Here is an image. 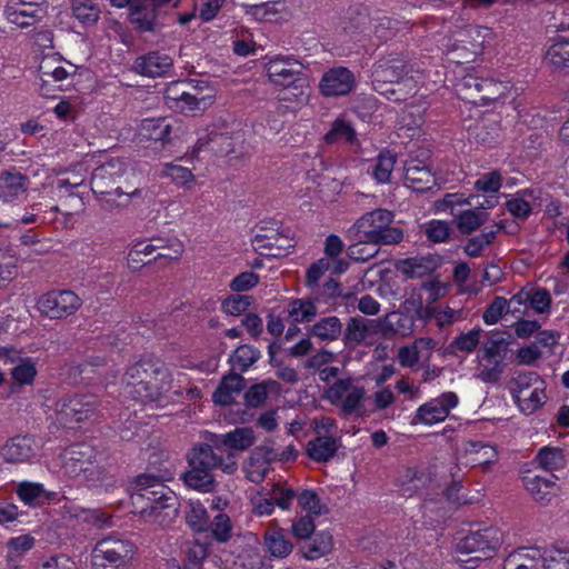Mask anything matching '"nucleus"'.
<instances>
[{"label":"nucleus","mask_w":569,"mask_h":569,"mask_svg":"<svg viewBox=\"0 0 569 569\" xmlns=\"http://www.w3.org/2000/svg\"><path fill=\"white\" fill-rule=\"evenodd\" d=\"M127 163L120 158H111L98 166L91 173L92 192L99 197L101 207L108 211L126 209L133 199L147 196L143 188L133 187L127 179Z\"/></svg>","instance_id":"f257e3e1"},{"label":"nucleus","mask_w":569,"mask_h":569,"mask_svg":"<svg viewBox=\"0 0 569 569\" xmlns=\"http://www.w3.org/2000/svg\"><path fill=\"white\" fill-rule=\"evenodd\" d=\"M131 502L146 520L161 526L170 523L180 507L177 495L159 477L147 473L136 477Z\"/></svg>","instance_id":"f03ea898"},{"label":"nucleus","mask_w":569,"mask_h":569,"mask_svg":"<svg viewBox=\"0 0 569 569\" xmlns=\"http://www.w3.org/2000/svg\"><path fill=\"white\" fill-rule=\"evenodd\" d=\"M130 393L140 401H156L171 388V375L167 366L156 358H142L128 368L123 376Z\"/></svg>","instance_id":"7ed1b4c3"},{"label":"nucleus","mask_w":569,"mask_h":569,"mask_svg":"<svg viewBox=\"0 0 569 569\" xmlns=\"http://www.w3.org/2000/svg\"><path fill=\"white\" fill-rule=\"evenodd\" d=\"M501 545V533L495 527L470 531L456 545L458 560L466 568H475L478 561L492 558Z\"/></svg>","instance_id":"20e7f679"},{"label":"nucleus","mask_w":569,"mask_h":569,"mask_svg":"<svg viewBox=\"0 0 569 569\" xmlns=\"http://www.w3.org/2000/svg\"><path fill=\"white\" fill-rule=\"evenodd\" d=\"M137 552L136 545L117 536L99 540L91 551L92 569H129Z\"/></svg>","instance_id":"39448f33"},{"label":"nucleus","mask_w":569,"mask_h":569,"mask_svg":"<svg viewBox=\"0 0 569 569\" xmlns=\"http://www.w3.org/2000/svg\"><path fill=\"white\" fill-rule=\"evenodd\" d=\"M511 335L508 332L495 333L485 343L482 352L477 358L488 360L491 366L479 363L475 377L485 383H498L505 370L503 360L509 352Z\"/></svg>","instance_id":"423d86ee"},{"label":"nucleus","mask_w":569,"mask_h":569,"mask_svg":"<svg viewBox=\"0 0 569 569\" xmlns=\"http://www.w3.org/2000/svg\"><path fill=\"white\" fill-rule=\"evenodd\" d=\"M305 66L289 57L277 58L270 60L266 64V71L269 80L277 86L292 87L299 90L297 94L298 104H303L308 101L309 94L306 92L308 89V81L306 77H301Z\"/></svg>","instance_id":"0eeeda50"},{"label":"nucleus","mask_w":569,"mask_h":569,"mask_svg":"<svg viewBox=\"0 0 569 569\" xmlns=\"http://www.w3.org/2000/svg\"><path fill=\"white\" fill-rule=\"evenodd\" d=\"M507 86L493 79L466 74L456 84L458 97L469 103L488 106L498 101L506 93Z\"/></svg>","instance_id":"6e6552de"},{"label":"nucleus","mask_w":569,"mask_h":569,"mask_svg":"<svg viewBox=\"0 0 569 569\" xmlns=\"http://www.w3.org/2000/svg\"><path fill=\"white\" fill-rule=\"evenodd\" d=\"M97 406L98 400L93 395L66 396L56 403L57 419L63 425L80 423L96 413Z\"/></svg>","instance_id":"1a4fd4ad"},{"label":"nucleus","mask_w":569,"mask_h":569,"mask_svg":"<svg viewBox=\"0 0 569 569\" xmlns=\"http://www.w3.org/2000/svg\"><path fill=\"white\" fill-rule=\"evenodd\" d=\"M411 66L402 58L388 57L380 59L373 64L372 84L376 91L380 93L390 92L393 94L395 89H388V84L399 83L411 71Z\"/></svg>","instance_id":"9d476101"},{"label":"nucleus","mask_w":569,"mask_h":569,"mask_svg":"<svg viewBox=\"0 0 569 569\" xmlns=\"http://www.w3.org/2000/svg\"><path fill=\"white\" fill-rule=\"evenodd\" d=\"M82 300L71 290H52L40 297L37 307L50 319H62L76 313Z\"/></svg>","instance_id":"9b49d317"},{"label":"nucleus","mask_w":569,"mask_h":569,"mask_svg":"<svg viewBox=\"0 0 569 569\" xmlns=\"http://www.w3.org/2000/svg\"><path fill=\"white\" fill-rule=\"evenodd\" d=\"M44 0H9L4 13L7 19L20 28L39 22L44 13Z\"/></svg>","instance_id":"f8f14e48"},{"label":"nucleus","mask_w":569,"mask_h":569,"mask_svg":"<svg viewBox=\"0 0 569 569\" xmlns=\"http://www.w3.org/2000/svg\"><path fill=\"white\" fill-rule=\"evenodd\" d=\"M271 233H257L252 240L256 252L267 257H283L295 247V241L280 232L278 222H271Z\"/></svg>","instance_id":"ddd939ff"},{"label":"nucleus","mask_w":569,"mask_h":569,"mask_svg":"<svg viewBox=\"0 0 569 569\" xmlns=\"http://www.w3.org/2000/svg\"><path fill=\"white\" fill-rule=\"evenodd\" d=\"M180 131V126L173 119H144L140 124L139 136L144 140L160 142L161 147L164 148L179 138Z\"/></svg>","instance_id":"4468645a"},{"label":"nucleus","mask_w":569,"mask_h":569,"mask_svg":"<svg viewBox=\"0 0 569 569\" xmlns=\"http://www.w3.org/2000/svg\"><path fill=\"white\" fill-rule=\"evenodd\" d=\"M184 84V82H176L170 86L166 90V99L176 102V107L183 112H202L211 106L212 94H201L198 88H194V93L186 91Z\"/></svg>","instance_id":"2eb2a0df"},{"label":"nucleus","mask_w":569,"mask_h":569,"mask_svg":"<svg viewBox=\"0 0 569 569\" xmlns=\"http://www.w3.org/2000/svg\"><path fill=\"white\" fill-rule=\"evenodd\" d=\"M355 84V76L349 69L336 67L323 73L319 87L325 97H338L351 92Z\"/></svg>","instance_id":"dca6fc26"},{"label":"nucleus","mask_w":569,"mask_h":569,"mask_svg":"<svg viewBox=\"0 0 569 569\" xmlns=\"http://www.w3.org/2000/svg\"><path fill=\"white\" fill-rule=\"evenodd\" d=\"M207 439L218 450L237 451L249 449L256 441L254 431L249 427H237L224 435L209 433Z\"/></svg>","instance_id":"f3484780"},{"label":"nucleus","mask_w":569,"mask_h":569,"mask_svg":"<svg viewBox=\"0 0 569 569\" xmlns=\"http://www.w3.org/2000/svg\"><path fill=\"white\" fill-rule=\"evenodd\" d=\"M405 179L408 187L416 192H425L435 186V178L430 167L417 158L406 161Z\"/></svg>","instance_id":"a211bd4d"},{"label":"nucleus","mask_w":569,"mask_h":569,"mask_svg":"<svg viewBox=\"0 0 569 569\" xmlns=\"http://www.w3.org/2000/svg\"><path fill=\"white\" fill-rule=\"evenodd\" d=\"M440 263L441 258L438 254H427L399 260L396 268L409 278H421L433 272Z\"/></svg>","instance_id":"6ab92c4d"},{"label":"nucleus","mask_w":569,"mask_h":569,"mask_svg":"<svg viewBox=\"0 0 569 569\" xmlns=\"http://www.w3.org/2000/svg\"><path fill=\"white\" fill-rule=\"evenodd\" d=\"M244 388L246 379L242 375L231 371L221 378L212 400L218 406H230L234 403V395H239Z\"/></svg>","instance_id":"aec40b11"},{"label":"nucleus","mask_w":569,"mask_h":569,"mask_svg":"<svg viewBox=\"0 0 569 569\" xmlns=\"http://www.w3.org/2000/svg\"><path fill=\"white\" fill-rule=\"evenodd\" d=\"M172 67V59L158 51L149 52L146 56L138 57L133 69L136 72L147 77H161Z\"/></svg>","instance_id":"412c9836"},{"label":"nucleus","mask_w":569,"mask_h":569,"mask_svg":"<svg viewBox=\"0 0 569 569\" xmlns=\"http://www.w3.org/2000/svg\"><path fill=\"white\" fill-rule=\"evenodd\" d=\"M33 455V440L27 436L13 437L1 448V456L10 463L26 462Z\"/></svg>","instance_id":"4be33fe9"},{"label":"nucleus","mask_w":569,"mask_h":569,"mask_svg":"<svg viewBox=\"0 0 569 569\" xmlns=\"http://www.w3.org/2000/svg\"><path fill=\"white\" fill-rule=\"evenodd\" d=\"M157 17L158 10L149 0L139 1L129 13L131 23L136 24L139 32H154Z\"/></svg>","instance_id":"5701e85b"},{"label":"nucleus","mask_w":569,"mask_h":569,"mask_svg":"<svg viewBox=\"0 0 569 569\" xmlns=\"http://www.w3.org/2000/svg\"><path fill=\"white\" fill-rule=\"evenodd\" d=\"M393 221V213L387 209H376L373 211L365 213L353 224L355 237L358 239V234H365V231H379L385 227H388Z\"/></svg>","instance_id":"b1692460"},{"label":"nucleus","mask_w":569,"mask_h":569,"mask_svg":"<svg viewBox=\"0 0 569 569\" xmlns=\"http://www.w3.org/2000/svg\"><path fill=\"white\" fill-rule=\"evenodd\" d=\"M211 442L194 446L187 455L189 466H196L212 473L221 465V457L213 451Z\"/></svg>","instance_id":"393cba45"},{"label":"nucleus","mask_w":569,"mask_h":569,"mask_svg":"<svg viewBox=\"0 0 569 569\" xmlns=\"http://www.w3.org/2000/svg\"><path fill=\"white\" fill-rule=\"evenodd\" d=\"M341 447V439L326 436H318L307 445V455L317 462H327L337 453Z\"/></svg>","instance_id":"a878e982"},{"label":"nucleus","mask_w":569,"mask_h":569,"mask_svg":"<svg viewBox=\"0 0 569 569\" xmlns=\"http://www.w3.org/2000/svg\"><path fill=\"white\" fill-rule=\"evenodd\" d=\"M28 178L17 170H7L0 174V198L8 202L27 190Z\"/></svg>","instance_id":"bb28decb"},{"label":"nucleus","mask_w":569,"mask_h":569,"mask_svg":"<svg viewBox=\"0 0 569 569\" xmlns=\"http://www.w3.org/2000/svg\"><path fill=\"white\" fill-rule=\"evenodd\" d=\"M545 61L552 68L553 71L569 72V39L559 37L552 43L545 56Z\"/></svg>","instance_id":"cd10ccee"},{"label":"nucleus","mask_w":569,"mask_h":569,"mask_svg":"<svg viewBox=\"0 0 569 569\" xmlns=\"http://www.w3.org/2000/svg\"><path fill=\"white\" fill-rule=\"evenodd\" d=\"M264 546L274 558H286L293 549V543L286 537L281 528L269 529L263 537Z\"/></svg>","instance_id":"c85d7f7f"},{"label":"nucleus","mask_w":569,"mask_h":569,"mask_svg":"<svg viewBox=\"0 0 569 569\" xmlns=\"http://www.w3.org/2000/svg\"><path fill=\"white\" fill-rule=\"evenodd\" d=\"M342 333V323L336 316L325 317L308 328V335L322 341H335Z\"/></svg>","instance_id":"c756f323"},{"label":"nucleus","mask_w":569,"mask_h":569,"mask_svg":"<svg viewBox=\"0 0 569 569\" xmlns=\"http://www.w3.org/2000/svg\"><path fill=\"white\" fill-rule=\"evenodd\" d=\"M310 541L301 547L302 556L308 560H315L329 553L332 548V536L328 531L315 532Z\"/></svg>","instance_id":"7c9ffc66"},{"label":"nucleus","mask_w":569,"mask_h":569,"mask_svg":"<svg viewBox=\"0 0 569 569\" xmlns=\"http://www.w3.org/2000/svg\"><path fill=\"white\" fill-rule=\"evenodd\" d=\"M480 209L475 207L461 210L456 214L457 228L462 234H471L488 221L489 213Z\"/></svg>","instance_id":"2f4dec72"},{"label":"nucleus","mask_w":569,"mask_h":569,"mask_svg":"<svg viewBox=\"0 0 569 569\" xmlns=\"http://www.w3.org/2000/svg\"><path fill=\"white\" fill-rule=\"evenodd\" d=\"M184 483L192 489L202 492H211L216 488L213 473L199 469L196 466H189V470L181 475Z\"/></svg>","instance_id":"473e14b6"},{"label":"nucleus","mask_w":569,"mask_h":569,"mask_svg":"<svg viewBox=\"0 0 569 569\" xmlns=\"http://www.w3.org/2000/svg\"><path fill=\"white\" fill-rule=\"evenodd\" d=\"M536 461L542 469L547 471L563 469L567 463L563 450L561 448L548 446L541 448L538 451Z\"/></svg>","instance_id":"72a5a7b5"},{"label":"nucleus","mask_w":569,"mask_h":569,"mask_svg":"<svg viewBox=\"0 0 569 569\" xmlns=\"http://www.w3.org/2000/svg\"><path fill=\"white\" fill-rule=\"evenodd\" d=\"M18 497L28 506L34 507L49 499L43 486L37 482L23 481L17 486Z\"/></svg>","instance_id":"f704fd0d"},{"label":"nucleus","mask_w":569,"mask_h":569,"mask_svg":"<svg viewBox=\"0 0 569 569\" xmlns=\"http://www.w3.org/2000/svg\"><path fill=\"white\" fill-rule=\"evenodd\" d=\"M403 238V232L399 228L385 227L379 231H365V234H358V239H361L371 244H397Z\"/></svg>","instance_id":"c9c22d12"},{"label":"nucleus","mask_w":569,"mask_h":569,"mask_svg":"<svg viewBox=\"0 0 569 569\" xmlns=\"http://www.w3.org/2000/svg\"><path fill=\"white\" fill-rule=\"evenodd\" d=\"M527 489L536 501L547 503L556 495L557 485L550 479L536 476L527 481Z\"/></svg>","instance_id":"e433bc0d"},{"label":"nucleus","mask_w":569,"mask_h":569,"mask_svg":"<svg viewBox=\"0 0 569 569\" xmlns=\"http://www.w3.org/2000/svg\"><path fill=\"white\" fill-rule=\"evenodd\" d=\"M261 357L260 351L250 345L239 346L229 357V363L239 367L240 373L246 372Z\"/></svg>","instance_id":"4c0bfd02"},{"label":"nucleus","mask_w":569,"mask_h":569,"mask_svg":"<svg viewBox=\"0 0 569 569\" xmlns=\"http://www.w3.org/2000/svg\"><path fill=\"white\" fill-rule=\"evenodd\" d=\"M70 460L80 471H87L88 465L97 461V452L94 448L88 443H73L68 448Z\"/></svg>","instance_id":"58836bf2"},{"label":"nucleus","mask_w":569,"mask_h":569,"mask_svg":"<svg viewBox=\"0 0 569 569\" xmlns=\"http://www.w3.org/2000/svg\"><path fill=\"white\" fill-rule=\"evenodd\" d=\"M541 558L545 569H569V547L553 545L545 549Z\"/></svg>","instance_id":"ea45409f"},{"label":"nucleus","mask_w":569,"mask_h":569,"mask_svg":"<svg viewBox=\"0 0 569 569\" xmlns=\"http://www.w3.org/2000/svg\"><path fill=\"white\" fill-rule=\"evenodd\" d=\"M448 417V411L442 407L438 400H432L419 407L415 420L427 425H433L445 420Z\"/></svg>","instance_id":"a19ab883"},{"label":"nucleus","mask_w":569,"mask_h":569,"mask_svg":"<svg viewBox=\"0 0 569 569\" xmlns=\"http://www.w3.org/2000/svg\"><path fill=\"white\" fill-rule=\"evenodd\" d=\"M278 382L274 380H266L259 383H254L249 387L244 395L243 400L247 408H259L268 399V387H276Z\"/></svg>","instance_id":"79ce46f5"},{"label":"nucleus","mask_w":569,"mask_h":569,"mask_svg":"<svg viewBox=\"0 0 569 569\" xmlns=\"http://www.w3.org/2000/svg\"><path fill=\"white\" fill-rule=\"evenodd\" d=\"M73 16L84 24H94L100 17V9L93 0H71Z\"/></svg>","instance_id":"37998d69"},{"label":"nucleus","mask_w":569,"mask_h":569,"mask_svg":"<svg viewBox=\"0 0 569 569\" xmlns=\"http://www.w3.org/2000/svg\"><path fill=\"white\" fill-rule=\"evenodd\" d=\"M396 163V154L390 151L381 152L375 164L372 166L371 174L379 183H386L390 180L393 167Z\"/></svg>","instance_id":"c03bdc74"},{"label":"nucleus","mask_w":569,"mask_h":569,"mask_svg":"<svg viewBox=\"0 0 569 569\" xmlns=\"http://www.w3.org/2000/svg\"><path fill=\"white\" fill-rule=\"evenodd\" d=\"M363 317H351L343 332V343L349 346H358L367 339V329L363 326Z\"/></svg>","instance_id":"a18cd8bd"},{"label":"nucleus","mask_w":569,"mask_h":569,"mask_svg":"<svg viewBox=\"0 0 569 569\" xmlns=\"http://www.w3.org/2000/svg\"><path fill=\"white\" fill-rule=\"evenodd\" d=\"M498 131L499 129L495 121L481 120L469 128V136L477 142L488 144L495 142Z\"/></svg>","instance_id":"49530a36"},{"label":"nucleus","mask_w":569,"mask_h":569,"mask_svg":"<svg viewBox=\"0 0 569 569\" xmlns=\"http://www.w3.org/2000/svg\"><path fill=\"white\" fill-rule=\"evenodd\" d=\"M325 140L327 143H335L340 140L352 143L356 140V131L350 123L337 119L332 123L331 129L326 133Z\"/></svg>","instance_id":"de8ad7c7"},{"label":"nucleus","mask_w":569,"mask_h":569,"mask_svg":"<svg viewBox=\"0 0 569 569\" xmlns=\"http://www.w3.org/2000/svg\"><path fill=\"white\" fill-rule=\"evenodd\" d=\"M405 29H407L406 22H400L398 19L390 17H382L377 20L373 32L378 39L387 41Z\"/></svg>","instance_id":"09e8293b"},{"label":"nucleus","mask_w":569,"mask_h":569,"mask_svg":"<svg viewBox=\"0 0 569 569\" xmlns=\"http://www.w3.org/2000/svg\"><path fill=\"white\" fill-rule=\"evenodd\" d=\"M296 498L299 507L315 516L328 513V508L321 505L318 493L313 490L305 489Z\"/></svg>","instance_id":"8fccbe9b"},{"label":"nucleus","mask_w":569,"mask_h":569,"mask_svg":"<svg viewBox=\"0 0 569 569\" xmlns=\"http://www.w3.org/2000/svg\"><path fill=\"white\" fill-rule=\"evenodd\" d=\"M467 452L470 455H476L477 457L473 460L479 465H490L497 459L496 448L481 441L469 442Z\"/></svg>","instance_id":"3c124183"},{"label":"nucleus","mask_w":569,"mask_h":569,"mask_svg":"<svg viewBox=\"0 0 569 569\" xmlns=\"http://www.w3.org/2000/svg\"><path fill=\"white\" fill-rule=\"evenodd\" d=\"M290 316L295 321H311L317 315V307L313 300L296 299L291 302Z\"/></svg>","instance_id":"603ef678"},{"label":"nucleus","mask_w":569,"mask_h":569,"mask_svg":"<svg viewBox=\"0 0 569 569\" xmlns=\"http://www.w3.org/2000/svg\"><path fill=\"white\" fill-rule=\"evenodd\" d=\"M543 390L535 388L532 391H530L528 397L518 395L515 400L523 413L531 415L543 405Z\"/></svg>","instance_id":"864d4df0"},{"label":"nucleus","mask_w":569,"mask_h":569,"mask_svg":"<svg viewBox=\"0 0 569 569\" xmlns=\"http://www.w3.org/2000/svg\"><path fill=\"white\" fill-rule=\"evenodd\" d=\"M208 519L207 510L202 505H190V510L186 516V521L193 530L204 531L208 525Z\"/></svg>","instance_id":"5fc2aeb1"},{"label":"nucleus","mask_w":569,"mask_h":569,"mask_svg":"<svg viewBox=\"0 0 569 569\" xmlns=\"http://www.w3.org/2000/svg\"><path fill=\"white\" fill-rule=\"evenodd\" d=\"M251 296L232 295L223 300L222 310L232 316L243 313L251 305Z\"/></svg>","instance_id":"6e6d98bb"},{"label":"nucleus","mask_w":569,"mask_h":569,"mask_svg":"<svg viewBox=\"0 0 569 569\" xmlns=\"http://www.w3.org/2000/svg\"><path fill=\"white\" fill-rule=\"evenodd\" d=\"M34 539L29 535H22L8 541V561L13 562L16 558L32 548Z\"/></svg>","instance_id":"4d7b16f0"},{"label":"nucleus","mask_w":569,"mask_h":569,"mask_svg":"<svg viewBox=\"0 0 569 569\" xmlns=\"http://www.w3.org/2000/svg\"><path fill=\"white\" fill-rule=\"evenodd\" d=\"M37 375L34 363L30 360H22L11 370V376L19 385L31 383Z\"/></svg>","instance_id":"13d9d810"},{"label":"nucleus","mask_w":569,"mask_h":569,"mask_svg":"<svg viewBox=\"0 0 569 569\" xmlns=\"http://www.w3.org/2000/svg\"><path fill=\"white\" fill-rule=\"evenodd\" d=\"M278 460V453L269 446H260L252 451L249 463L252 467L266 468L264 466Z\"/></svg>","instance_id":"bf43d9fd"},{"label":"nucleus","mask_w":569,"mask_h":569,"mask_svg":"<svg viewBox=\"0 0 569 569\" xmlns=\"http://www.w3.org/2000/svg\"><path fill=\"white\" fill-rule=\"evenodd\" d=\"M271 499L283 510L291 507L292 500L297 497L296 491L292 488L282 487L280 483H274L271 489Z\"/></svg>","instance_id":"052dcab7"},{"label":"nucleus","mask_w":569,"mask_h":569,"mask_svg":"<svg viewBox=\"0 0 569 569\" xmlns=\"http://www.w3.org/2000/svg\"><path fill=\"white\" fill-rule=\"evenodd\" d=\"M508 307V301L505 297H496L492 302L485 310L482 318L487 325L497 323L502 317Z\"/></svg>","instance_id":"680f3d73"},{"label":"nucleus","mask_w":569,"mask_h":569,"mask_svg":"<svg viewBox=\"0 0 569 569\" xmlns=\"http://www.w3.org/2000/svg\"><path fill=\"white\" fill-rule=\"evenodd\" d=\"M481 332L482 330L480 328H476L467 333H462L459 337L455 338V340L452 341V346L460 351L472 352L479 345V338Z\"/></svg>","instance_id":"e2e57ef3"},{"label":"nucleus","mask_w":569,"mask_h":569,"mask_svg":"<svg viewBox=\"0 0 569 569\" xmlns=\"http://www.w3.org/2000/svg\"><path fill=\"white\" fill-rule=\"evenodd\" d=\"M451 229L446 221L431 220L426 228V236L432 242H443L448 240Z\"/></svg>","instance_id":"0e129e2a"},{"label":"nucleus","mask_w":569,"mask_h":569,"mask_svg":"<svg viewBox=\"0 0 569 569\" xmlns=\"http://www.w3.org/2000/svg\"><path fill=\"white\" fill-rule=\"evenodd\" d=\"M365 398V389L362 387H352L342 402L341 411L345 416H349L358 411L361 407V401Z\"/></svg>","instance_id":"69168bd1"},{"label":"nucleus","mask_w":569,"mask_h":569,"mask_svg":"<svg viewBox=\"0 0 569 569\" xmlns=\"http://www.w3.org/2000/svg\"><path fill=\"white\" fill-rule=\"evenodd\" d=\"M501 187V173L497 170L482 174L476 182L475 188L482 192H497Z\"/></svg>","instance_id":"338daca9"},{"label":"nucleus","mask_w":569,"mask_h":569,"mask_svg":"<svg viewBox=\"0 0 569 569\" xmlns=\"http://www.w3.org/2000/svg\"><path fill=\"white\" fill-rule=\"evenodd\" d=\"M212 535L219 542H227L231 537L230 519L224 513H219L212 522Z\"/></svg>","instance_id":"774afa93"}]
</instances>
